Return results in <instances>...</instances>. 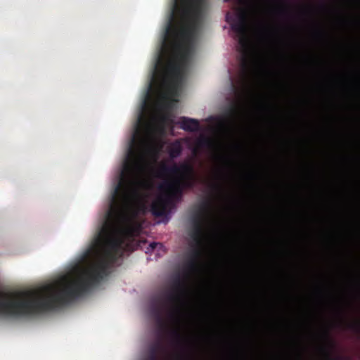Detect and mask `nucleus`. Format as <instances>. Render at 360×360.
<instances>
[{
  "instance_id": "12",
  "label": "nucleus",
  "mask_w": 360,
  "mask_h": 360,
  "mask_svg": "<svg viewBox=\"0 0 360 360\" xmlns=\"http://www.w3.org/2000/svg\"><path fill=\"white\" fill-rule=\"evenodd\" d=\"M240 112V106L238 103L233 104L227 112V115L229 117V122H233L239 115Z\"/></svg>"
},
{
  "instance_id": "4",
  "label": "nucleus",
  "mask_w": 360,
  "mask_h": 360,
  "mask_svg": "<svg viewBox=\"0 0 360 360\" xmlns=\"http://www.w3.org/2000/svg\"><path fill=\"white\" fill-rule=\"evenodd\" d=\"M197 176L175 177L165 180L159 186L164 193L158 195L152 202L150 212L156 217L167 214L174 200L181 198L186 189H192L196 183Z\"/></svg>"
},
{
  "instance_id": "11",
  "label": "nucleus",
  "mask_w": 360,
  "mask_h": 360,
  "mask_svg": "<svg viewBox=\"0 0 360 360\" xmlns=\"http://www.w3.org/2000/svg\"><path fill=\"white\" fill-rule=\"evenodd\" d=\"M181 143L176 140L172 143L168 147V153L171 158H178L182 153Z\"/></svg>"
},
{
  "instance_id": "2",
  "label": "nucleus",
  "mask_w": 360,
  "mask_h": 360,
  "mask_svg": "<svg viewBox=\"0 0 360 360\" xmlns=\"http://www.w3.org/2000/svg\"><path fill=\"white\" fill-rule=\"evenodd\" d=\"M184 274L175 276L171 291L165 294L164 300H155L151 306L156 331L155 338H319V335H181L168 336L172 328L183 320L193 317L203 320H213L219 317V311L209 307L202 313H194L189 309L187 297L189 294L188 281Z\"/></svg>"
},
{
  "instance_id": "1",
  "label": "nucleus",
  "mask_w": 360,
  "mask_h": 360,
  "mask_svg": "<svg viewBox=\"0 0 360 360\" xmlns=\"http://www.w3.org/2000/svg\"><path fill=\"white\" fill-rule=\"evenodd\" d=\"M124 209V171L111 197L106 219L95 236L86 255L94 254L96 261L75 281L58 290L53 285L43 288L39 293L15 296L4 295L0 298V314L12 318L29 317L68 304L86 292L94 285L108 276L111 266L124 251V233L120 226Z\"/></svg>"
},
{
  "instance_id": "5",
  "label": "nucleus",
  "mask_w": 360,
  "mask_h": 360,
  "mask_svg": "<svg viewBox=\"0 0 360 360\" xmlns=\"http://www.w3.org/2000/svg\"><path fill=\"white\" fill-rule=\"evenodd\" d=\"M212 208V203L210 200L203 201L200 204L199 211L193 219V230L191 233V238L197 248L192 251L191 257L185 264L184 274L186 278H190L191 274L197 270L198 261L201 255L200 248L202 245L205 226Z\"/></svg>"
},
{
  "instance_id": "10",
  "label": "nucleus",
  "mask_w": 360,
  "mask_h": 360,
  "mask_svg": "<svg viewBox=\"0 0 360 360\" xmlns=\"http://www.w3.org/2000/svg\"><path fill=\"white\" fill-rule=\"evenodd\" d=\"M179 173L176 177H192L196 176L194 168L189 162H183L179 165Z\"/></svg>"
},
{
  "instance_id": "9",
  "label": "nucleus",
  "mask_w": 360,
  "mask_h": 360,
  "mask_svg": "<svg viewBox=\"0 0 360 360\" xmlns=\"http://www.w3.org/2000/svg\"><path fill=\"white\" fill-rule=\"evenodd\" d=\"M179 167L176 164H174L172 165H167L166 164H162L160 167V174L162 176H171L176 177L177 174L179 173Z\"/></svg>"
},
{
  "instance_id": "14",
  "label": "nucleus",
  "mask_w": 360,
  "mask_h": 360,
  "mask_svg": "<svg viewBox=\"0 0 360 360\" xmlns=\"http://www.w3.org/2000/svg\"><path fill=\"white\" fill-rule=\"evenodd\" d=\"M148 360H159L156 348H152L148 356Z\"/></svg>"
},
{
  "instance_id": "7",
  "label": "nucleus",
  "mask_w": 360,
  "mask_h": 360,
  "mask_svg": "<svg viewBox=\"0 0 360 360\" xmlns=\"http://www.w3.org/2000/svg\"><path fill=\"white\" fill-rule=\"evenodd\" d=\"M181 129L186 131H197L200 129V123L198 120L186 117H181L176 123Z\"/></svg>"
},
{
  "instance_id": "15",
  "label": "nucleus",
  "mask_w": 360,
  "mask_h": 360,
  "mask_svg": "<svg viewBox=\"0 0 360 360\" xmlns=\"http://www.w3.org/2000/svg\"><path fill=\"white\" fill-rule=\"evenodd\" d=\"M198 143L199 146H207L210 145V141L207 138H202L199 139Z\"/></svg>"
},
{
  "instance_id": "16",
  "label": "nucleus",
  "mask_w": 360,
  "mask_h": 360,
  "mask_svg": "<svg viewBox=\"0 0 360 360\" xmlns=\"http://www.w3.org/2000/svg\"><path fill=\"white\" fill-rule=\"evenodd\" d=\"M212 188L216 190V191H221V190H222V187L219 184H213L212 185Z\"/></svg>"
},
{
  "instance_id": "19",
  "label": "nucleus",
  "mask_w": 360,
  "mask_h": 360,
  "mask_svg": "<svg viewBox=\"0 0 360 360\" xmlns=\"http://www.w3.org/2000/svg\"><path fill=\"white\" fill-rule=\"evenodd\" d=\"M161 63V60H160V58H159L158 60V63Z\"/></svg>"
},
{
  "instance_id": "3",
  "label": "nucleus",
  "mask_w": 360,
  "mask_h": 360,
  "mask_svg": "<svg viewBox=\"0 0 360 360\" xmlns=\"http://www.w3.org/2000/svg\"><path fill=\"white\" fill-rule=\"evenodd\" d=\"M174 35L176 40L173 44V58L166 64H161L159 70L156 65L155 69L164 84L176 87L182 77L184 63L189 53L188 45L193 38L194 29L191 27H184L179 31H174Z\"/></svg>"
},
{
  "instance_id": "18",
  "label": "nucleus",
  "mask_w": 360,
  "mask_h": 360,
  "mask_svg": "<svg viewBox=\"0 0 360 360\" xmlns=\"http://www.w3.org/2000/svg\"><path fill=\"white\" fill-rule=\"evenodd\" d=\"M280 11L282 12V13H285V9H281Z\"/></svg>"
},
{
  "instance_id": "17",
  "label": "nucleus",
  "mask_w": 360,
  "mask_h": 360,
  "mask_svg": "<svg viewBox=\"0 0 360 360\" xmlns=\"http://www.w3.org/2000/svg\"><path fill=\"white\" fill-rule=\"evenodd\" d=\"M338 315L339 316H342L343 315V311H342V309H339V310L338 311Z\"/></svg>"
},
{
  "instance_id": "6",
  "label": "nucleus",
  "mask_w": 360,
  "mask_h": 360,
  "mask_svg": "<svg viewBox=\"0 0 360 360\" xmlns=\"http://www.w3.org/2000/svg\"><path fill=\"white\" fill-rule=\"evenodd\" d=\"M231 29L238 36L239 51L242 53V68L246 73L248 69V56L251 49V41L248 34V16L245 11L240 12L231 23Z\"/></svg>"
},
{
  "instance_id": "13",
  "label": "nucleus",
  "mask_w": 360,
  "mask_h": 360,
  "mask_svg": "<svg viewBox=\"0 0 360 360\" xmlns=\"http://www.w3.org/2000/svg\"><path fill=\"white\" fill-rule=\"evenodd\" d=\"M162 248L163 246L161 243L153 242L149 245V247L148 248V251H153L156 248L162 249Z\"/></svg>"
},
{
  "instance_id": "8",
  "label": "nucleus",
  "mask_w": 360,
  "mask_h": 360,
  "mask_svg": "<svg viewBox=\"0 0 360 360\" xmlns=\"http://www.w3.org/2000/svg\"><path fill=\"white\" fill-rule=\"evenodd\" d=\"M173 340H332L333 339H172Z\"/></svg>"
}]
</instances>
